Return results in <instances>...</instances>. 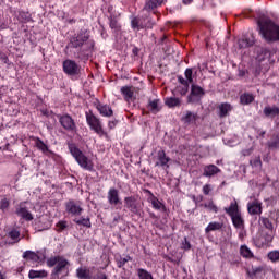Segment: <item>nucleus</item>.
<instances>
[{"label": "nucleus", "mask_w": 279, "mask_h": 279, "mask_svg": "<svg viewBox=\"0 0 279 279\" xmlns=\"http://www.w3.org/2000/svg\"><path fill=\"white\" fill-rule=\"evenodd\" d=\"M259 34L266 43L279 41V25L269 17H260L257 21Z\"/></svg>", "instance_id": "f257e3e1"}, {"label": "nucleus", "mask_w": 279, "mask_h": 279, "mask_svg": "<svg viewBox=\"0 0 279 279\" xmlns=\"http://www.w3.org/2000/svg\"><path fill=\"white\" fill-rule=\"evenodd\" d=\"M47 267H54L51 277L60 279V274H64V276H69V260L64 258V256H52L49 257L46 262Z\"/></svg>", "instance_id": "f03ea898"}, {"label": "nucleus", "mask_w": 279, "mask_h": 279, "mask_svg": "<svg viewBox=\"0 0 279 279\" xmlns=\"http://www.w3.org/2000/svg\"><path fill=\"white\" fill-rule=\"evenodd\" d=\"M225 213L231 217V221L238 230L245 229V220L243 219V215L241 214V209H239V203L236 199L231 202L229 207H225Z\"/></svg>", "instance_id": "7ed1b4c3"}, {"label": "nucleus", "mask_w": 279, "mask_h": 279, "mask_svg": "<svg viewBox=\"0 0 279 279\" xmlns=\"http://www.w3.org/2000/svg\"><path fill=\"white\" fill-rule=\"evenodd\" d=\"M70 153L72 154L73 158H75L76 162L82 167V169H85V171H93L95 169V163H93V160L88 159L80 148L76 146L70 147Z\"/></svg>", "instance_id": "20e7f679"}, {"label": "nucleus", "mask_w": 279, "mask_h": 279, "mask_svg": "<svg viewBox=\"0 0 279 279\" xmlns=\"http://www.w3.org/2000/svg\"><path fill=\"white\" fill-rule=\"evenodd\" d=\"M86 121L89 125L90 130H93L98 136H108V133L104 131V125L101 124V120L97 118L92 111L86 113Z\"/></svg>", "instance_id": "39448f33"}, {"label": "nucleus", "mask_w": 279, "mask_h": 279, "mask_svg": "<svg viewBox=\"0 0 279 279\" xmlns=\"http://www.w3.org/2000/svg\"><path fill=\"white\" fill-rule=\"evenodd\" d=\"M90 38L86 31H81L77 35H74L68 45V47H72V49H80L84 47V44Z\"/></svg>", "instance_id": "423d86ee"}, {"label": "nucleus", "mask_w": 279, "mask_h": 279, "mask_svg": "<svg viewBox=\"0 0 279 279\" xmlns=\"http://www.w3.org/2000/svg\"><path fill=\"white\" fill-rule=\"evenodd\" d=\"M65 210L68 215H72L73 217H80L84 213L82 202L80 201H69L65 203Z\"/></svg>", "instance_id": "0eeeda50"}, {"label": "nucleus", "mask_w": 279, "mask_h": 279, "mask_svg": "<svg viewBox=\"0 0 279 279\" xmlns=\"http://www.w3.org/2000/svg\"><path fill=\"white\" fill-rule=\"evenodd\" d=\"M120 93L126 104H132V101L136 100V87L134 86H122Z\"/></svg>", "instance_id": "6e6552de"}, {"label": "nucleus", "mask_w": 279, "mask_h": 279, "mask_svg": "<svg viewBox=\"0 0 279 279\" xmlns=\"http://www.w3.org/2000/svg\"><path fill=\"white\" fill-rule=\"evenodd\" d=\"M15 215L17 217H21V219H24L25 221H33L34 216L32 213H29V208H27V205L25 203H20L15 209Z\"/></svg>", "instance_id": "1a4fd4ad"}, {"label": "nucleus", "mask_w": 279, "mask_h": 279, "mask_svg": "<svg viewBox=\"0 0 279 279\" xmlns=\"http://www.w3.org/2000/svg\"><path fill=\"white\" fill-rule=\"evenodd\" d=\"M63 71L66 75H80V65L73 60H65L63 62Z\"/></svg>", "instance_id": "9d476101"}, {"label": "nucleus", "mask_w": 279, "mask_h": 279, "mask_svg": "<svg viewBox=\"0 0 279 279\" xmlns=\"http://www.w3.org/2000/svg\"><path fill=\"white\" fill-rule=\"evenodd\" d=\"M59 123L62 125L63 130H66L68 132H73L76 128L75 121L69 114L59 116Z\"/></svg>", "instance_id": "9b49d317"}, {"label": "nucleus", "mask_w": 279, "mask_h": 279, "mask_svg": "<svg viewBox=\"0 0 279 279\" xmlns=\"http://www.w3.org/2000/svg\"><path fill=\"white\" fill-rule=\"evenodd\" d=\"M107 199L110 206H121V197L119 196V190L116 187L109 189L107 193Z\"/></svg>", "instance_id": "f8f14e48"}, {"label": "nucleus", "mask_w": 279, "mask_h": 279, "mask_svg": "<svg viewBox=\"0 0 279 279\" xmlns=\"http://www.w3.org/2000/svg\"><path fill=\"white\" fill-rule=\"evenodd\" d=\"M124 208H128L133 215H138V204L135 196H126L124 198Z\"/></svg>", "instance_id": "ddd939ff"}, {"label": "nucleus", "mask_w": 279, "mask_h": 279, "mask_svg": "<svg viewBox=\"0 0 279 279\" xmlns=\"http://www.w3.org/2000/svg\"><path fill=\"white\" fill-rule=\"evenodd\" d=\"M169 162H171V158L167 157V153H165V150H159L157 153V162L155 163V167L169 169Z\"/></svg>", "instance_id": "4468645a"}, {"label": "nucleus", "mask_w": 279, "mask_h": 279, "mask_svg": "<svg viewBox=\"0 0 279 279\" xmlns=\"http://www.w3.org/2000/svg\"><path fill=\"white\" fill-rule=\"evenodd\" d=\"M247 211L251 215H262L263 214V203L258 199L250 202L247 204Z\"/></svg>", "instance_id": "2eb2a0df"}, {"label": "nucleus", "mask_w": 279, "mask_h": 279, "mask_svg": "<svg viewBox=\"0 0 279 279\" xmlns=\"http://www.w3.org/2000/svg\"><path fill=\"white\" fill-rule=\"evenodd\" d=\"M96 109L98 110L99 114H101V117L110 118L112 117V114H114V111H112L111 106L104 105L101 102H98L96 105Z\"/></svg>", "instance_id": "dca6fc26"}, {"label": "nucleus", "mask_w": 279, "mask_h": 279, "mask_svg": "<svg viewBox=\"0 0 279 279\" xmlns=\"http://www.w3.org/2000/svg\"><path fill=\"white\" fill-rule=\"evenodd\" d=\"M149 202H150L153 208H155V210H160L161 213H167V206H165L163 203L160 202V199H158V197L154 196V194H151V196L149 197Z\"/></svg>", "instance_id": "f3484780"}, {"label": "nucleus", "mask_w": 279, "mask_h": 279, "mask_svg": "<svg viewBox=\"0 0 279 279\" xmlns=\"http://www.w3.org/2000/svg\"><path fill=\"white\" fill-rule=\"evenodd\" d=\"M264 114L268 119H276V117H279V107L277 106H267L264 108Z\"/></svg>", "instance_id": "a211bd4d"}, {"label": "nucleus", "mask_w": 279, "mask_h": 279, "mask_svg": "<svg viewBox=\"0 0 279 279\" xmlns=\"http://www.w3.org/2000/svg\"><path fill=\"white\" fill-rule=\"evenodd\" d=\"M217 173H221V169L215 165H209L204 168L203 175L205 178H213V175H217Z\"/></svg>", "instance_id": "6ab92c4d"}, {"label": "nucleus", "mask_w": 279, "mask_h": 279, "mask_svg": "<svg viewBox=\"0 0 279 279\" xmlns=\"http://www.w3.org/2000/svg\"><path fill=\"white\" fill-rule=\"evenodd\" d=\"M218 110L220 119H223L228 117L230 112H232V105H230L229 102H222L219 105Z\"/></svg>", "instance_id": "aec40b11"}, {"label": "nucleus", "mask_w": 279, "mask_h": 279, "mask_svg": "<svg viewBox=\"0 0 279 279\" xmlns=\"http://www.w3.org/2000/svg\"><path fill=\"white\" fill-rule=\"evenodd\" d=\"M165 104L166 106H168V108H180V106H182V98H178V97H167L165 99Z\"/></svg>", "instance_id": "412c9836"}, {"label": "nucleus", "mask_w": 279, "mask_h": 279, "mask_svg": "<svg viewBox=\"0 0 279 279\" xmlns=\"http://www.w3.org/2000/svg\"><path fill=\"white\" fill-rule=\"evenodd\" d=\"M255 43H256V39H254V37H251V38L243 37L238 40V45L240 49H247V47H253Z\"/></svg>", "instance_id": "4be33fe9"}, {"label": "nucleus", "mask_w": 279, "mask_h": 279, "mask_svg": "<svg viewBox=\"0 0 279 279\" xmlns=\"http://www.w3.org/2000/svg\"><path fill=\"white\" fill-rule=\"evenodd\" d=\"M197 119H198L197 113L191 112V111H186L185 116L182 118V121L184 123H187L189 125H195Z\"/></svg>", "instance_id": "5701e85b"}, {"label": "nucleus", "mask_w": 279, "mask_h": 279, "mask_svg": "<svg viewBox=\"0 0 279 279\" xmlns=\"http://www.w3.org/2000/svg\"><path fill=\"white\" fill-rule=\"evenodd\" d=\"M165 0H148L144 7L147 12H151V10H156V8H160Z\"/></svg>", "instance_id": "b1692460"}, {"label": "nucleus", "mask_w": 279, "mask_h": 279, "mask_svg": "<svg viewBox=\"0 0 279 279\" xmlns=\"http://www.w3.org/2000/svg\"><path fill=\"white\" fill-rule=\"evenodd\" d=\"M23 258H25V260H31L32 263H39L40 262V256L38 255V253L33 252V251L24 252Z\"/></svg>", "instance_id": "393cba45"}, {"label": "nucleus", "mask_w": 279, "mask_h": 279, "mask_svg": "<svg viewBox=\"0 0 279 279\" xmlns=\"http://www.w3.org/2000/svg\"><path fill=\"white\" fill-rule=\"evenodd\" d=\"M223 228V222H217L213 221L209 222L208 226L205 228L206 234H209V232H216L217 230H221Z\"/></svg>", "instance_id": "a878e982"}, {"label": "nucleus", "mask_w": 279, "mask_h": 279, "mask_svg": "<svg viewBox=\"0 0 279 279\" xmlns=\"http://www.w3.org/2000/svg\"><path fill=\"white\" fill-rule=\"evenodd\" d=\"M0 210L1 213H8V210H10V199L8 195L0 196Z\"/></svg>", "instance_id": "bb28decb"}, {"label": "nucleus", "mask_w": 279, "mask_h": 279, "mask_svg": "<svg viewBox=\"0 0 279 279\" xmlns=\"http://www.w3.org/2000/svg\"><path fill=\"white\" fill-rule=\"evenodd\" d=\"M148 110H150L153 114H158V111L160 110V99L149 100Z\"/></svg>", "instance_id": "cd10ccee"}, {"label": "nucleus", "mask_w": 279, "mask_h": 279, "mask_svg": "<svg viewBox=\"0 0 279 279\" xmlns=\"http://www.w3.org/2000/svg\"><path fill=\"white\" fill-rule=\"evenodd\" d=\"M254 101V95L248 94V93H244L240 96V104H242V106H250V104H252Z\"/></svg>", "instance_id": "c85d7f7f"}, {"label": "nucleus", "mask_w": 279, "mask_h": 279, "mask_svg": "<svg viewBox=\"0 0 279 279\" xmlns=\"http://www.w3.org/2000/svg\"><path fill=\"white\" fill-rule=\"evenodd\" d=\"M49 274L47 270H29L28 278L36 279V278H47Z\"/></svg>", "instance_id": "c756f323"}, {"label": "nucleus", "mask_w": 279, "mask_h": 279, "mask_svg": "<svg viewBox=\"0 0 279 279\" xmlns=\"http://www.w3.org/2000/svg\"><path fill=\"white\" fill-rule=\"evenodd\" d=\"M191 95L192 97H204L205 92L199 85L192 84L191 86Z\"/></svg>", "instance_id": "7c9ffc66"}, {"label": "nucleus", "mask_w": 279, "mask_h": 279, "mask_svg": "<svg viewBox=\"0 0 279 279\" xmlns=\"http://www.w3.org/2000/svg\"><path fill=\"white\" fill-rule=\"evenodd\" d=\"M34 141H35V147H37L39 151H43V154H47V151H49V147L47 146V144H45V142H43V140L38 137H34Z\"/></svg>", "instance_id": "2f4dec72"}, {"label": "nucleus", "mask_w": 279, "mask_h": 279, "mask_svg": "<svg viewBox=\"0 0 279 279\" xmlns=\"http://www.w3.org/2000/svg\"><path fill=\"white\" fill-rule=\"evenodd\" d=\"M131 26L133 29H145V24L143 23V19H140V17H134L132 21H131Z\"/></svg>", "instance_id": "473e14b6"}, {"label": "nucleus", "mask_w": 279, "mask_h": 279, "mask_svg": "<svg viewBox=\"0 0 279 279\" xmlns=\"http://www.w3.org/2000/svg\"><path fill=\"white\" fill-rule=\"evenodd\" d=\"M109 27L117 34L121 32V24L117 21V17H109Z\"/></svg>", "instance_id": "72a5a7b5"}, {"label": "nucleus", "mask_w": 279, "mask_h": 279, "mask_svg": "<svg viewBox=\"0 0 279 279\" xmlns=\"http://www.w3.org/2000/svg\"><path fill=\"white\" fill-rule=\"evenodd\" d=\"M240 254L243 258H252L254 256V253H252V250H250L247 245H242L240 247Z\"/></svg>", "instance_id": "f704fd0d"}, {"label": "nucleus", "mask_w": 279, "mask_h": 279, "mask_svg": "<svg viewBox=\"0 0 279 279\" xmlns=\"http://www.w3.org/2000/svg\"><path fill=\"white\" fill-rule=\"evenodd\" d=\"M76 276L80 279H88L90 278V271L86 268H78L76 269Z\"/></svg>", "instance_id": "c9c22d12"}, {"label": "nucleus", "mask_w": 279, "mask_h": 279, "mask_svg": "<svg viewBox=\"0 0 279 279\" xmlns=\"http://www.w3.org/2000/svg\"><path fill=\"white\" fill-rule=\"evenodd\" d=\"M201 206H204L210 213H219V207H217V205H215L213 201H208L207 203H204Z\"/></svg>", "instance_id": "e433bc0d"}, {"label": "nucleus", "mask_w": 279, "mask_h": 279, "mask_svg": "<svg viewBox=\"0 0 279 279\" xmlns=\"http://www.w3.org/2000/svg\"><path fill=\"white\" fill-rule=\"evenodd\" d=\"M137 276L140 279H154V276L146 269L140 268L137 269Z\"/></svg>", "instance_id": "4c0bfd02"}, {"label": "nucleus", "mask_w": 279, "mask_h": 279, "mask_svg": "<svg viewBox=\"0 0 279 279\" xmlns=\"http://www.w3.org/2000/svg\"><path fill=\"white\" fill-rule=\"evenodd\" d=\"M77 226H84L85 228H90V218H81L74 220Z\"/></svg>", "instance_id": "58836bf2"}, {"label": "nucleus", "mask_w": 279, "mask_h": 279, "mask_svg": "<svg viewBox=\"0 0 279 279\" xmlns=\"http://www.w3.org/2000/svg\"><path fill=\"white\" fill-rule=\"evenodd\" d=\"M9 236H10L11 241H13V243H19V241H21V239H19L21 236V232L16 231V230L10 231Z\"/></svg>", "instance_id": "ea45409f"}, {"label": "nucleus", "mask_w": 279, "mask_h": 279, "mask_svg": "<svg viewBox=\"0 0 279 279\" xmlns=\"http://www.w3.org/2000/svg\"><path fill=\"white\" fill-rule=\"evenodd\" d=\"M268 258L271 263H278L279 260V251H271L268 253Z\"/></svg>", "instance_id": "a19ab883"}, {"label": "nucleus", "mask_w": 279, "mask_h": 279, "mask_svg": "<svg viewBox=\"0 0 279 279\" xmlns=\"http://www.w3.org/2000/svg\"><path fill=\"white\" fill-rule=\"evenodd\" d=\"M184 75L187 84H193V69H186Z\"/></svg>", "instance_id": "79ce46f5"}, {"label": "nucleus", "mask_w": 279, "mask_h": 279, "mask_svg": "<svg viewBox=\"0 0 279 279\" xmlns=\"http://www.w3.org/2000/svg\"><path fill=\"white\" fill-rule=\"evenodd\" d=\"M56 228H57V232H64V230H66V228H68L66 221H64V220L59 221L56 225Z\"/></svg>", "instance_id": "37998d69"}, {"label": "nucleus", "mask_w": 279, "mask_h": 279, "mask_svg": "<svg viewBox=\"0 0 279 279\" xmlns=\"http://www.w3.org/2000/svg\"><path fill=\"white\" fill-rule=\"evenodd\" d=\"M262 223L267 230H274V223L268 218H263Z\"/></svg>", "instance_id": "c03bdc74"}, {"label": "nucleus", "mask_w": 279, "mask_h": 279, "mask_svg": "<svg viewBox=\"0 0 279 279\" xmlns=\"http://www.w3.org/2000/svg\"><path fill=\"white\" fill-rule=\"evenodd\" d=\"M178 93H180V95H182L184 97V95H186V93H189V85H182L177 87Z\"/></svg>", "instance_id": "a18cd8bd"}, {"label": "nucleus", "mask_w": 279, "mask_h": 279, "mask_svg": "<svg viewBox=\"0 0 279 279\" xmlns=\"http://www.w3.org/2000/svg\"><path fill=\"white\" fill-rule=\"evenodd\" d=\"M181 250H185V251L191 250V242H189L186 238H184V240L182 241Z\"/></svg>", "instance_id": "49530a36"}, {"label": "nucleus", "mask_w": 279, "mask_h": 279, "mask_svg": "<svg viewBox=\"0 0 279 279\" xmlns=\"http://www.w3.org/2000/svg\"><path fill=\"white\" fill-rule=\"evenodd\" d=\"M130 260H132L130 255H128L124 258H121L120 262L118 263V267H124L125 263H130Z\"/></svg>", "instance_id": "de8ad7c7"}, {"label": "nucleus", "mask_w": 279, "mask_h": 279, "mask_svg": "<svg viewBox=\"0 0 279 279\" xmlns=\"http://www.w3.org/2000/svg\"><path fill=\"white\" fill-rule=\"evenodd\" d=\"M213 191V187H210V184H205L203 186V193L204 195H210V192Z\"/></svg>", "instance_id": "09e8293b"}, {"label": "nucleus", "mask_w": 279, "mask_h": 279, "mask_svg": "<svg viewBox=\"0 0 279 279\" xmlns=\"http://www.w3.org/2000/svg\"><path fill=\"white\" fill-rule=\"evenodd\" d=\"M252 151H254L253 147L246 148L242 150V156H252Z\"/></svg>", "instance_id": "8fccbe9b"}, {"label": "nucleus", "mask_w": 279, "mask_h": 279, "mask_svg": "<svg viewBox=\"0 0 279 279\" xmlns=\"http://www.w3.org/2000/svg\"><path fill=\"white\" fill-rule=\"evenodd\" d=\"M253 276H257V274H263V267H254L252 268Z\"/></svg>", "instance_id": "3c124183"}, {"label": "nucleus", "mask_w": 279, "mask_h": 279, "mask_svg": "<svg viewBox=\"0 0 279 279\" xmlns=\"http://www.w3.org/2000/svg\"><path fill=\"white\" fill-rule=\"evenodd\" d=\"M117 123L118 121L117 120H111L108 122V128L109 130H114L117 128Z\"/></svg>", "instance_id": "603ef678"}, {"label": "nucleus", "mask_w": 279, "mask_h": 279, "mask_svg": "<svg viewBox=\"0 0 279 279\" xmlns=\"http://www.w3.org/2000/svg\"><path fill=\"white\" fill-rule=\"evenodd\" d=\"M178 82L181 83L182 86H189V81H186L182 76H178Z\"/></svg>", "instance_id": "864d4df0"}, {"label": "nucleus", "mask_w": 279, "mask_h": 279, "mask_svg": "<svg viewBox=\"0 0 279 279\" xmlns=\"http://www.w3.org/2000/svg\"><path fill=\"white\" fill-rule=\"evenodd\" d=\"M96 279H108V276H106V274H104V272H100V274H98Z\"/></svg>", "instance_id": "5fc2aeb1"}, {"label": "nucleus", "mask_w": 279, "mask_h": 279, "mask_svg": "<svg viewBox=\"0 0 279 279\" xmlns=\"http://www.w3.org/2000/svg\"><path fill=\"white\" fill-rule=\"evenodd\" d=\"M183 5H191L193 3V0H183Z\"/></svg>", "instance_id": "6e6d98bb"}, {"label": "nucleus", "mask_w": 279, "mask_h": 279, "mask_svg": "<svg viewBox=\"0 0 279 279\" xmlns=\"http://www.w3.org/2000/svg\"><path fill=\"white\" fill-rule=\"evenodd\" d=\"M254 165H255V167L258 165H263L259 157L254 161Z\"/></svg>", "instance_id": "4d7b16f0"}, {"label": "nucleus", "mask_w": 279, "mask_h": 279, "mask_svg": "<svg viewBox=\"0 0 279 279\" xmlns=\"http://www.w3.org/2000/svg\"><path fill=\"white\" fill-rule=\"evenodd\" d=\"M240 239H243V232H240Z\"/></svg>", "instance_id": "13d9d810"}, {"label": "nucleus", "mask_w": 279, "mask_h": 279, "mask_svg": "<svg viewBox=\"0 0 279 279\" xmlns=\"http://www.w3.org/2000/svg\"><path fill=\"white\" fill-rule=\"evenodd\" d=\"M0 279H4V278H3V274H1V272H0Z\"/></svg>", "instance_id": "bf43d9fd"}, {"label": "nucleus", "mask_w": 279, "mask_h": 279, "mask_svg": "<svg viewBox=\"0 0 279 279\" xmlns=\"http://www.w3.org/2000/svg\"><path fill=\"white\" fill-rule=\"evenodd\" d=\"M150 217H156V215H154V214H150Z\"/></svg>", "instance_id": "052dcab7"}, {"label": "nucleus", "mask_w": 279, "mask_h": 279, "mask_svg": "<svg viewBox=\"0 0 279 279\" xmlns=\"http://www.w3.org/2000/svg\"><path fill=\"white\" fill-rule=\"evenodd\" d=\"M167 37H163L162 40H165Z\"/></svg>", "instance_id": "680f3d73"}]
</instances>
